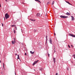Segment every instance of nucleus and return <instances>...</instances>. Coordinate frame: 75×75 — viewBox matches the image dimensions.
Segmentation results:
<instances>
[{
	"label": "nucleus",
	"instance_id": "obj_1",
	"mask_svg": "<svg viewBox=\"0 0 75 75\" xmlns=\"http://www.w3.org/2000/svg\"><path fill=\"white\" fill-rule=\"evenodd\" d=\"M5 18L6 19H7V18H9L10 16L9 15H8V13H6L5 16Z\"/></svg>",
	"mask_w": 75,
	"mask_h": 75
},
{
	"label": "nucleus",
	"instance_id": "obj_2",
	"mask_svg": "<svg viewBox=\"0 0 75 75\" xmlns=\"http://www.w3.org/2000/svg\"><path fill=\"white\" fill-rule=\"evenodd\" d=\"M60 17L62 18H68V16L61 15L60 16Z\"/></svg>",
	"mask_w": 75,
	"mask_h": 75
},
{
	"label": "nucleus",
	"instance_id": "obj_3",
	"mask_svg": "<svg viewBox=\"0 0 75 75\" xmlns=\"http://www.w3.org/2000/svg\"><path fill=\"white\" fill-rule=\"evenodd\" d=\"M36 16L37 17H41V15L40 13H38L36 14Z\"/></svg>",
	"mask_w": 75,
	"mask_h": 75
},
{
	"label": "nucleus",
	"instance_id": "obj_4",
	"mask_svg": "<svg viewBox=\"0 0 75 75\" xmlns=\"http://www.w3.org/2000/svg\"><path fill=\"white\" fill-rule=\"evenodd\" d=\"M69 36H71V37H75V35H73L72 34H69Z\"/></svg>",
	"mask_w": 75,
	"mask_h": 75
},
{
	"label": "nucleus",
	"instance_id": "obj_5",
	"mask_svg": "<svg viewBox=\"0 0 75 75\" xmlns=\"http://www.w3.org/2000/svg\"><path fill=\"white\" fill-rule=\"evenodd\" d=\"M49 42L50 44H52V40L51 39V38H50V39Z\"/></svg>",
	"mask_w": 75,
	"mask_h": 75
},
{
	"label": "nucleus",
	"instance_id": "obj_6",
	"mask_svg": "<svg viewBox=\"0 0 75 75\" xmlns=\"http://www.w3.org/2000/svg\"><path fill=\"white\" fill-rule=\"evenodd\" d=\"M71 20L74 21V17L72 16H71Z\"/></svg>",
	"mask_w": 75,
	"mask_h": 75
},
{
	"label": "nucleus",
	"instance_id": "obj_7",
	"mask_svg": "<svg viewBox=\"0 0 75 75\" xmlns=\"http://www.w3.org/2000/svg\"><path fill=\"white\" fill-rule=\"evenodd\" d=\"M30 20H31V21H35V19H30Z\"/></svg>",
	"mask_w": 75,
	"mask_h": 75
},
{
	"label": "nucleus",
	"instance_id": "obj_8",
	"mask_svg": "<svg viewBox=\"0 0 75 75\" xmlns=\"http://www.w3.org/2000/svg\"><path fill=\"white\" fill-rule=\"evenodd\" d=\"M13 40H14L13 41H14V42H16V41H17V39H16V38H14Z\"/></svg>",
	"mask_w": 75,
	"mask_h": 75
},
{
	"label": "nucleus",
	"instance_id": "obj_9",
	"mask_svg": "<svg viewBox=\"0 0 75 75\" xmlns=\"http://www.w3.org/2000/svg\"><path fill=\"white\" fill-rule=\"evenodd\" d=\"M16 42L14 41H12V44H15Z\"/></svg>",
	"mask_w": 75,
	"mask_h": 75
},
{
	"label": "nucleus",
	"instance_id": "obj_10",
	"mask_svg": "<svg viewBox=\"0 0 75 75\" xmlns=\"http://www.w3.org/2000/svg\"><path fill=\"white\" fill-rule=\"evenodd\" d=\"M30 52L31 54H34V52H33L31 51H30Z\"/></svg>",
	"mask_w": 75,
	"mask_h": 75
},
{
	"label": "nucleus",
	"instance_id": "obj_11",
	"mask_svg": "<svg viewBox=\"0 0 75 75\" xmlns=\"http://www.w3.org/2000/svg\"><path fill=\"white\" fill-rule=\"evenodd\" d=\"M66 14L68 16H69L70 15V13H69V12H67Z\"/></svg>",
	"mask_w": 75,
	"mask_h": 75
},
{
	"label": "nucleus",
	"instance_id": "obj_12",
	"mask_svg": "<svg viewBox=\"0 0 75 75\" xmlns=\"http://www.w3.org/2000/svg\"><path fill=\"white\" fill-rule=\"evenodd\" d=\"M53 62H54V63H55V59L54 58L53 59Z\"/></svg>",
	"mask_w": 75,
	"mask_h": 75
},
{
	"label": "nucleus",
	"instance_id": "obj_13",
	"mask_svg": "<svg viewBox=\"0 0 75 75\" xmlns=\"http://www.w3.org/2000/svg\"><path fill=\"white\" fill-rule=\"evenodd\" d=\"M36 1H38V2H39L40 3H41V2L40 1V0H35Z\"/></svg>",
	"mask_w": 75,
	"mask_h": 75
},
{
	"label": "nucleus",
	"instance_id": "obj_14",
	"mask_svg": "<svg viewBox=\"0 0 75 75\" xmlns=\"http://www.w3.org/2000/svg\"><path fill=\"white\" fill-rule=\"evenodd\" d=\"M65 1L66 2V3H68V4H70V5H71V4H70V3H69V2H68V1Z\"/></svg>",
	"mask_w": 75,
	"mask_h": 75
},
{
	"label": "nucleus",
	"instance_id": "obj_15",
	"mask_svg": "<svg viewBox=\"0 0 75 75\" xmlns=\"http://www.w3.org/2000/svg\"><path fill=\"white\" fill-rule=\"evenodd\" d=\"M38 61H39V60H37V61H35V62L34 63L35 64H37V63L38 62Z\"/></svg>",
	"mask_w": 75,
	"mask_h": 75
},
{
	"label": "nucleus",
	"instance_id": "obj_16",
	"mask_svg": "<svg viewBox=\"0 0 75 75\" xmlns=\"http://www.w3.org/2000/svg\"><path fill=\"white\" fill-rule=\"evenodd\" d=\"M15 26H16V25H11V27H15Z\"/></svg>",
	"mask_w": 75,
	"mask_h": 75
},
{
	"label": "nucleus",
	"instance_id": "obj_17",
	"mask_svg": "<svg viewBox=\"0 0 75 75\" xmlns=\"http://www.w3.org/2000/svg\"><path fill=\"white\" fill-rule=\"evenodd\" d=\"M20 59V58H19V55L18 54V55L17 59Z\"/></svg>",
	"mask_w": 75,
	"mask_h": 75
},
{
	"label": "nucleus",
	"instance_id": "obj_18",
	"mask_svg": "<svg viewBox=\"0 0 75 75\" xmlns=\"http://www.w3.org/2000/svg\"><path fill=\"white\" fill-rule=\"evenodd\" d=\"M40 71H42V68H40Z\"/></svg>",
	"mask_w": 75,
	"mask_h": 75
},
{
	"label": "nucleus",
	"instance_id": "obj_19",
	"mask_svg": "<svg viewBox=\"0 0 75 75\" xmlns=\"http://www.w3.org/2000/svg\"><path fill=\"white\" fill-rule=\"evenodd\" d=\"M54 4V1H53L52 3V5H53V4Z\"/></svg>",
	"mask_w": 75,
	"mask_h": 75
},
{
	"label": "nucleus",
	"instance_id": "obj_20",
	"mask_svg": "<svg viewBox=\"0 0 75 75\" xmlns=\"http://www.w3.org/2000/svg\"><path fill=\"white\" fill-rule=\"evenodd\" d=\"M3 68H4V63H3Z\"/></svg>",
	"mask_w": 75,
	"mask_h": 75
},
{
	"label": "nucleus",
	"instance_id": "obj_21",
	"mask_svg": "<svg viewBox=\"0 0 75 75\" xmlns=\"http://www.w3.org/2000/svg\"><path fill=\"white\" fill-rule=\"evenodd\" d=\"M13 31L14 33H16V31H15V30H14V29L13 30Z\"/></svg>",
	"mask_w": 75,
	"mask_h": 75
},
{
	"label": "nucleus",
	"instance_id": "obj_22",
	"mask_svg": "<svg viewBox=\"0 0 75 75\" xmlns=\"http://www.w3.org/2000/svg\"><path fill=\"white\" fill-rule=\"evenodd\" d=\"M35 63L34 62V63H33V65H35Z\"/></svg>",
	"mask_w": 75,
	"mask_h": 75
},
{
	"label": "nucleus",
	"instance_id": "obj_23",
	"mask_svg": "<svg viewBox=\"0 0 75 75\" xmlns=\"http://www.w3.org/2000/svg\"><path fill=\"white\" fill-rule=\"evenodd\" d=\"M15 28L16 30H17V28L16 26H15Z\"/></svg>",
	"mask_w": 75,
	"mask_h": 75
},
{
	"label": "nucleus",
	"instance_id": "obj_24",
	"mask_svg": "<svg viewBox=\"0 0 75 75\" xmlns=\"http://www.w3.org/2000/svg\"><path fill=\"white\" fill-rule=\"evenodd\" d=\"M48 55L49 57H50V54H49L48 53Z\"/></svg>",
	"mask_w": 75,
	"mask_h": 75
},
{
	"label": "nucleus",
	"instance_id": "obj_25",
	"mask_svg": "<svg viewBox=\"0 0 75 75\" xmlns=\"http://www.w3.org/2000/svg\"><path fill=\"white\" fill-rule=\"evenodd\" d=\"M50 4V2H48L47 3V4Z\"/></svg>",
	"mask_w": 75,
	"mask_h": 75
},
{
	"label": "nucleus",
	"instance_id": "obj_26",
	"mask_svg": "<svg viewBox=\"0 0 75 75\" xmlns=\"http://www.w3.org/2000/svg\"><path fill=\"white\" fill-rule=\"evenodd\" d=\"M25 55H27V53H25Z\"/></svg>",
	"mask_w": 75,
	"mask_h": 75
},
{
	"label": "nucleus",
	"instance_id": "obj_27",
	"mask_svg": "<svg viewBox=\"0 0 75 75\" xmlns=\"http://www.w3.org/2000/svg\"><path fill=\"white\" fill-rule=\"evenodd\" d=\"M68 47L69 48H70V46H69V45H68Z\"/></svg>",
	"mask_w": 75,
	"mask_h": 75
},
{
	"label": "nucleus",
	"instance_id": "obj_28",
	"mask_svg": "<svg viewBox=\"0 0 75 75\" xmlns=\"http://www.w3.org/2000/svg\"><path fill=\"white\" fill-rule=\"evenodd\" d=\"M47 35H46V42H47Z\"/></svg>",
	"mask_w": 75,
	"mask_h": 75
},
{
	"label": "nucleus",
	"instance_id": "obj_29",
	"mask_svg": "<svg viewBox=\"0 0 75 75\" xmlns=\"http://www.w3.org/2000/svg\"><path fill=\"white\" fill-rule=\"evenodd\" d=\"M13 24H16V22H13Z\"/></svg>",
	"mask_w": 75,
	"mask_h": 75
},
{
	"label": "nucleus",
	"instance_id": "obj_30",
	"mask_svg": "<svg viewBox=\"0 0 75 75\" xmlns=\"http://www.w3.org/2000/svg\"><path fill=\"white\" fill-rule=\"evenodd\" d=\"M71 47H73V45H71Z\"/></svg>",
	"mask_w": 75,
	"mask_h": 75
},
{
	"label": "nucleus",
	"instance_id": "obj_31",
	"mask_svg": "<svg viewBox=\"0 0 75 75\" xmlns=\"http://www.w3.org/2000/svg\"><path fill=\"white\" fill-rule=\"evenodd\" d=\"M55 52H56V51H55V50H54V53H55Z\"/></svg>",
	"mask_w": 75,
	"mask_h": 75
},
{
	"label": "nucleus",
	"instance_id": "obj_32",
	"mask_svg": "<svg viewBox=\"0 0 75 75\" xmlns=\"http://www.w3.org/2000/svg\"><path fill=\"white\" fill-rule=\"evenodd\" d=\"M2 26L3 27V23H2Z\"/></svg>",
	"mask_w": 75,
	"mask_h": 75
},
{
	"label": "nucleus",
	"instance_id": "obj_33",
	"mask_svg": "<svg viewBox=\"0 0 75 75\" xmlns=\"http://www.w3.org/2000/svg\"><path fill=\"white\" fill-rule=\"evenodd\" d=\"M56 75H58V73H56Z\"/></svg>",
	"mask_w": 75,
	"mask_h": 75
},
{
	"label": "nucleus",
	"instance_id": "obj_34",
	"mask_svg": "<svg viewBox=\"0 0 75 75\" xmlns=\"http://www.w3.org/2000/svg\"><path fill=\"white\" fill-rule=\"evenodd\" d=\"M75 56V54H74L73 55V57H74Z\"/></svg>",
	"mask_w": 75,
	"mask_h": 75
},
{
	"label": "nucleus",
	"instance_id": "obj_35",
	"mask_svg": "<svg viewBox=\"0 0 75 75\" xmlns=\"http://www.w3.org/2000/svg\"><path fill=\"white\" fill-rule=\"evenodd\" d=\"M15 74L16 75V72H15Z\"/></svg>",
	"mask_w": 75,
	"mask_h": 75
},
{
	"label": "nucleus",
	"instance_id": "obj_36",
	"mask_svg": "<svg viewBox=\"0 0 75 75\" xmlns=\"http://www.w3.org/2000/svg\"><path fill=\"white\" fill-rule=\"evenodd\" d=\"M17 54H15V55H17Z\"/></svg>",
	"mask_w": 75,
	"mask_h": 75
},
{
	"label": "nucleus",
	"instance_id": "obj_37",
	"mask_svg": "<svg viewBox=\"0 0 75 75\" xmlns=\"http://www.w3.org/2000/svg\"><path fill=\"white\" fill-rule=\"evenodd\" d=\"M0 7H1V4H0Z\"/></svg>",
	"mask_w": 75,
	"mask_h": 75
},
{
	"label": "nucleus",
	"instance_id": "obj_38",
	"mask_svg": "<svg viewBox=\"0 0 75 75\" xmlns=\"http://www.w3.org/2000/svg\"><path fill=\"white\" fill-rule=\"evenodd\" d=\"M0 62L1 63V60H0Z\"/></svg>",
	"mask_w": 75,
	"mask_h": 75
},
{
	"label": "nucleus",
	"instance_id": "obj_39",
	"mask_svg": "<svg viewBox=\"0 0 75 75\" xmlns=\"http://www.w3.org/2000/svg\"><path fill=\"white\" fill-rule=\"evenodd\" d=\"M54 35L55 36V33H54Z\"/></svg>",
	"mask_w": 75,
	"mask_h": 75
},
{
	"label": "nucleus",
	"instance_id": "obj_40",
	"mask_svg": "<svg viewBox=\"0 0 75 75\" xmlns=\"http://www.w3.org/2000/svg\"><path fill=\"white\" fill-rule=\"evenodd\" d=\"M67 70L68 71V70H69V69H67Z\"/></svg>",
	"mask_w": 75,
	"mask_h": 75
},
{
	"label": "nucleus",
	"instance_id": "obj_41",
	"mask_svg": "<svg viewBox=\"0 0 75 75\" xmlns=\"http://www.w3.org/2000/svg\"><path fill=\"white\" fill-rule=\"evenodd\" d=\"M34 70L35 71V69H34Z\"/></svg>",
	"mask_w": 75,
	"mask_h": 75
},
{
	"label": "nucleus",
	"instance_id": "obj_42",
	"mask_svg": "<svg viewBox=\"0 0 75 75\" xmlns=\"http://www.w3.org/2000/svg\"><path fill=\"white\" fill-rule=\"evenodd\" d=\"M7 0H6V1H7Z\"/></svg>",
	"mask_w": 75,
	"mask_h": 75
},
{
	"label": "nucleus",
	"instance_id": "obj_43",
	"mask_svg": "<svg viewBox=\"0 0 75 75\" xmlns=\"http://www.w3.org/2000/svg\"><path fill=\"white\" fill-rule=\"evenodd\" d=\"M46 16H47V13L46 14Z\"/></svg>",
	"mask_w": 75,
	"mask_h": 75
},
{
	"label": "nucleus",
	"instance_id": "obj_44",
	"mask_svg": "<svg viewBox=\"0 0 75 75\" xmlns=\"http://www.w3.org/2000/svg\"><path fill=\"white\" fill-rule=\"evenodd\" d=\"M34 31H35V30Z\"/></svg>",
	"mask_w": 75,
	"mask_h": 75
},
{
	"label": "nucleus",
	"instance_id": "obj_45",
	"mask_svg": "<svg viewBox=\"0 0 75 75\" xmlns=\"http://www.w3.org/2000/svg\"><path fill=\"white\" fill-rule=\"evenodd\" d=\"M21 30H22V29H21Z\"/></svg>",
	"mask_w": 75,
	"mask_h": 75
},
{
	"label": "nucleus",
	"instance_id": "obj_46",
	"mask_svg": "<svg viewBox=\"0 0 75 75\" xmlns=\"http://www.w3.org/2000/svg\"><path fill=\"white\" fill-rule=\"evenodd\" d=\"M4 19H5L4 17Z\"/></svg>",
	"mask_w": 75,
	"mask_h": 75
},
{
	"label": "nucleus",
	"instance_id": "obj_47",
	"mask_svg": "<svg viewBox=\"0 0 75 75\" xmlns=\"http://www.w3.org/2000/svg\"><path fill=\"white\" fill-rule=\"evenodd\" d=\"M21 31H22V32H23L22 31V30H21Z\"/></svg>",
	"mask_w": 75,
	"mask_h": 75
},
{
	"label": "nucleus",
	"instance_id": "obj_48",
	"mask_svg": "<svg viewBox=\"0 0 75 75\" xmlns=\"http://www.w3.org/2000/svg\"><path fill=\"white\" fill-rule=\"evenodd\" d=\"M72 62V63H73Z\"/></svg>",
	"mask_w": 75,
	"mask_h": 75
}]
</instances>
